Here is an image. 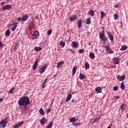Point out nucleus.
Returning a JSON list of instances; mask_svg holds the SVG:
<instances>
[{
    "label": "nucleus",
    "instance_id": "1",
    "mask_svg": "<svg viewBox=\"0 0 128 128\" xmlns=\"http://www.w3.org/2000/svg\"><path fill=\"white\" fill-rule=\"evenodd\" d=\"M30 104V98L28 96H24L19 99L18 100V104L19 106H24V110H26V106H28Z\"/></svg>",
    "mask_w": 128,
    "mask_h": 128
},
{
    "label": "nucleus",
    "instance_id": "2",
    "mask_svg": "<svg viewBox=\"0 0 128 128\" xmlns=\"http://www.w3.org/2000/svg\"><path fill=\"white\" fill-rule=\"evenodd\" d=\"M99 38L102 40V42H106L108 39L106 38V31H104V28H102V32H99Z\"/></svg>",
    "mask_w": 128,
    "mask_h": 128
},
{
    "label": "nucleus",
    "instance_id": "3",
    "mask_svg": "<svg viewBox=\"0 0 128 128\" xmlns=\"http://www.w3.org/2000/svg\"><path fill=\"white\" fill-rule=\"evenodd\" d=\"M48 65L47 64H44V66H40L39 70L38 72L42 74H44V72H46V70L48 68Z\"/></svg>",
    "mask_w": 128,
    "mask_h": 128
},
{
    "label": "nucleus",
    "instance_id": "4",
    "mask_svg": "<svg viewBox=\"0 0 128 128\" xmlns=\"http://www.w3.org/2000/svg\"><path fill=\"white\" fill-rule=\"evenodd\" d=\"M124 78H126V76L123 74L122 76L120 75H117L116 76V79L119 80V82H122L124 80Z\"/></svg>",
    "mask_w": 128,
    "mask_h": 128
},
{
    "label": "nucleus",
    "instance_id": "5",
    "mask_svg": "<svg viewBox=\"0 0 128 128\" xmlns=\"http://www.w3.org/2000/svg\"><path fill=\"white\" fill-rule=\"evenodd\" d=\"M8 121H6L5 120H4V119H2L0 122V124L2 126V128H6V124H8Z\"/></svg>",
    "mask_w": 128,
    "mask_h": 128
},
{
    "label": "nucleus",
    "instance_id": "6",
    "mask_svg": "<svg viewBox=\"0 0 128 128\" xmlns=\"http://www.w3.org/2000/svg\"><path fill=\"white\" fill-rule=\"evenodd\" d=\"M9 26H13L12 28V32H14L16 28L18 27V23H16V22H13L12 24H10Z\"/></svg>",
    "mask_w": 128,
    "mask_h": 128
},
{
    "label": "nucleus",
    "instance_id": "7",
    "mask_svg": "<svg viewBox=\"0 0 128 128\" xmlns=\"http://www.w3.org/2000/svg\"><path fill=\"white\" fill-rule=\"evenodd\" d=\"M113 60V63L114 64H120V58L118 56L115 57L112 59Z\"/></svg>",
    "mask_w": 128,
    "mask_h": 128
},
{
    "label": "nucleus",
    "instance_id": "8",
    "mask_svg": "<svg viewBox=\"0 0 128 128\" xmlns=\"http://www.w3.org/2000/svg\"><path fill=\"white\" fill-rule=\"evenodd\" d=\"M12 6L10 4H6L2 6V8L3 10H10V8H12Z\"/></svg>",
    "mask_w": 128,
    "mask_h": 128
},
{
    "label": "nucleus",
    "instance_id": "9",
    "mask_svg": "<svg viewBox=\"0 0 128 128\" xmlns=\"http://www.w3.org/2000/svg\"><path fill=\"white\" fill-rule=\"evenodd\" d=\"M38 32L36 30L34 31V34H32V38L33 40H36L38 38Z\"/></svg>",
    "mask_w": 128,
    "mask_h": 128
},
{
    "label": "nucleus",
    "instance_id": "10",
    "mask_svg": "<svg viewBox=\"0 0 128 128\" xmlns=\"http://www.w3.org/2000/svg\"><path fill=\"white\" fill-rule=\"evenodd\" d=\"M23 124H24V121H22L21 122L16 124L13 126V128H20V126H22Z\"/></svg>",
    "mask_w": 128,
    "mask_h": 128
},
{
    "label": "nucleus",
    "instance_id": "11",
    "mask_svg": "<svg viewBox=\"0 0 128 128\" xmlns=\"http://www.w3.org/2000/svg\"><path fill=\"white\" fill-rule=\"evenodd\" d=\"M22 20H23V22H26V20H28V14H24L22 16Z\"/></svg>",
    "mask_w": 128,
    "mask_h": 128
},
{
    "label": "nucleus",
    "instance_id": "12",
    "mask_svg": "<svg viewBox=\"0 0 128 128\" xmlns=\"http://www.w3.org/2000/svg\"><path fill=\"white\" fill-rule=\"evenodd\" d=\"M107 34L111 42H114V36L112 34V33L110 32H108Z\"/></svg>",
    "mask_w": 128,
    "mask_h": 128
},
{
    "label": "nucleus",
    "instance_id": "13",
    "mask_svg": "<svg viewBox=\"0 0 128 128\" xmlns=\"http://www.w3.org/2000/svg\"><path fill=\"white\" fill-rule=\"evenodd\" d=\"M38 59H36V60L32 66V70H36V69L38 68Z\"/></svg>",
    "mask_w": 128,
    "mask_h": 128
},
{
    "label": "nucleus",
    "instance_id": "14",
    "mask_svg": "<svg viewBox=\"0 0 128 128\" xmlns=\"http://www.w3.org/2000/svg\"><path fill=\"white\" fill-rule=\"evenodd\" d=\"M82 20L80 19L77 21V26H78V28H82Z\"/></svg>",
    "mask_w": 128,
    "mask_h": 128
},
{
    "label": "nucleus",
    "instance_id": "15",
    "mask_svg": "<svg viewBox=\"0 0 128 128\" xmlns=\"http://www.w3.org/2000/svg\"><path fill=\"white\" fill-rule=\"evenodd\" d=\"M88 14H90L92 16H94V11L93 10L90 9L88 12Z\"/></svg>",
    "mask_w": 128,
    "mask_h": 128
},
{
    "label": "nucleus",
    "instance_id": "16",
    "mask_svg": "<svg viewBox=\"0 0 128 128\" xmlns=\"http://www.w3.org/2000/svg\"><path fill=\"white\" fill-rule=\"evenodd\" d=\"M86 78V74H82V73L80 74V75H79L80 80H84V78Z\"/></svg>",
    "mask_w": 128,
    "mask_h": 128
},
{
    "label": "nucleus",
    "instance_id": "17",
    "mask_svg": "<svg viewBox=\"0 0 128 128\" xmlns=\"http://www.w3.org/2000/svg\"><path fill=\"white\" fill-rule=\"evenodd\" d=\"M96 92L97 94L100 93L102 92V90L101 87H97L95 89Z\"/></svg>",
    "mask_w": 128,
    "mask_h": 128
},
{
    "label": "nucleus",
    "instance_id": "18",
    "mask_svg": "<svg viewBox=\"0 0 128 128\" xmlns=\"http://www.w3.org/2000/svg\"><path fill=\"white\" fill-rule=\"evenodd\" d=\"M72 98V94H68L66 100V102H69V100H70V99Z\"/></svg>",
    "mask_w": 128,
    "mask_h": 128
},
{
    "label": "nucleus",
    "instance_id": "19",
    "mask_svg": "<svg viewBox=\"0 0 128 128\" xmlns=\"http://www.w3.org/2000/svg\"><path fill=\"white\" fill-rule=\"evenodd\" d=\"M72 48H78V44L76 42V41H74L72 42Z\"/></svg>",
    "mask_w": 128,
    "mask_h": 128
},
{
    "label": "nucleus",
    "instance_id": "20",
    "mask_svg": "<svg viewBox=\"0 0 128 128\" xmlns=\"http://www.w3.org/2000/svg\"><path fill=\"white\" fill-rule=\"evenodd\" d=\"M46 122H48L46 120V119L45 118H42V119L40 121V122L41 124H46Z\"/></svg>",
    "mask_w": 128,
    "mask_h": 128
},
{
    "label": "nucleus",
    "instance_id": "21",
    "mask_svg": "<svg viewBox=\"0 0 128 128\" xmlns=\"http://www.w3.org/2000/svg\"><path fill=\"white\" fill-rule=\"evenodd\" d=\"M78 120L76 118L74 117L70 119V122H78Z\"/></svg>",
    "mask_w": 128,
    "mask_h": 128
},
{
    "label": "nucleus",
    "instance_id": "22",
    "mask_svg": "<svg viewBox=\"0 0 128 128\" xmlns=\"http://www.w3.org/2000/svg\"><path fill=\"white\" fill-rule=\"evenodd\" d=\"M86 24H92V20L90 17L86 19Z\"/></svg>",
    "mask_w": 128,
    "mask_h": 128
},
{
    "label": "nucleus",
    "instance_id": "23",
    "mask_svg": "<svg viewBox=\"0 0 128 128\" xmlns=\"http://www.w3.org/2000/svg\"><path fill=\"white\" fill-rule=\"evenodd\" d=\"M46 82H48V78H46L43 83L42 84V88H46Z\"/></svg>",
    "mask_w": 128,
    "mask_h": 128
},
{
    "label": "nucleus",
    "instance_id": "24",
    "mask_svg": "<svg viewBox=\"0 0 128 128\" xmlns=\"http://www.w3.org/2000/svg\"><path fill=\"white\" fill-rule=\"evenodd\" d=\"M70 22H74V20H76V15H74L73 17H70Z\"/></svg>",
    "mask_w": 128,
    "mask_h": 128
},
{
    "label": "nucleus",
    "instance_id": "25",
    "mask_svg": "<svg viewBox=\"0 0 128 128\" xmlns=\"http://www.w3.org/2000/svg\"><path fill=\"white\" fill-rule=\"evenodd\" d=\"M54 124V122L52 121L50 122L46 128H52V125Z\"/></svg>",
    "mask_w": 128,
    "mask_h": 128
},
{
    "label": "nucleus",
    "instance_id": "26",
    "mask_svg": "<svg viewBox=\"0 0 128 128\" xmlns=\"http://www.w3.org/2000/svg\"><path fill=\"white\" fill-rule=\"evenodd\" d=\"M34 50L36 52H40V50H42V47L39 46H36L34 48Z\"/></svg>",
    "mask_w": 128,
    "mask_h": 128
},
{
    "label": "nucleus",
    "instance_id": "27",
    "mask_svg": "<svg viewBox=\"0 0 128 128\" xmlns=\"http://www.w3.org/2000/svg\"><path fill=\"white\" fill-rule=\"evenodd\" d=\"M34 20H32V21H31L29 24V26L30 28H34Z\"/></svg>",
    "mask_w": 128,
    "mask_h": 128
},
{
    "label": "nucleus",
    "instance_id": "28",
    "mask_svg": "<svg viewBox=\"0 0 128 128\" xmlns=\"http://www.w3.org/2000/svg\"><path fill=\"white\" fill-rule=\"evenodd\" d=\"M76 67L74 66L72 68V76H74V74H76Z\"/></svg>",
    "mask_w": 128,
    "mask_h": 128
},
{
    "label": "nucleus",
    "instance_id": "29",
    "mask_svg": "<svg viewBox=\"0 0 128 128\" xmlns=\"http://www.w3.org/2000/svg\"><path fill=\"white\" fill-rule=\"evenodd\" d=\"M64 64V61L59 62L58 63V65L56 66L57 68H58L60 66H62V64Z\"/></svg>",
    "mask_w": 128,
    "mask_h": 128
},
{
    "label": "nucleus",
    "instance_id": "30",
    "mask_svg": "<svg viewBox=\"0 0 128 128\" xmlns=\"http://www.w3.org/2000/svg\"><path fill=\"white\" fill-rule=\"evenodd\" d=\"M104 48L106 50V52H110V50H112V48L106 45L104 46Z\"/></svg>",
    "mask_w": 128,
    "mask_h": 128
},
{
    "label": "nucleus",
    "instance_id": "31",
    "mask_svg": "<svg viewBox=\"0 0 128 128\" xmlns=\"http://www.w3.org/2000/svg\"><path fill=\"white\" fill-rule=\"evenodd\" d=\"M89 56L90 57V58H92V60H94L95 56L94 52H90L89 54Z\"/></svg>",
    "mask_w": 128,
    "mask_h": 128
},
{
    "label": "nucleus",
    "instance_id": "32",
    "mask_svg": "<svg viewBox=\"0 0 128 128\" xmlns=\"http://www.w3.org/2000/svg\"><path fill=\"white\" fill-rule=\"evenodd\" d=\"M60 44L62 48H64V46H66V42L61 40L60 42Z\"/></svg>",
    "mask_w": 128,
    "mask_h": 128
},
{
    "label": "nucleus",
    "instance_id": "33",
    "mask_svg": "<svg viewBox=\"0 0 128 128\" xmlns=\"http://www.w3.org/2000/svg\"><path fill=\"white\" fill-rule=\"evenodd\" d=\"M16 86L12 87V88L10 89L8 94H14V90H16Z\"/></svg>",
    "mask_w": 128,
    "mask_h": 128
},
{
    "label": "nucleus",
    "instance_id": "34",
    "mask_svg": "<svg viewBox=\"0 0 128 128\" xmlns=\"http://www.w3.org/2000/svg\"><path fill=\"white\" fill-rule=\"evenodd\" d=\"M124 84V82H122V83L120 84V88L123 90H126V88H126V85Z\"/></svg>",
    "mask_w": 128,
    "mask_h": 128
},
{
    "label": "nucleus",
    "instance_id": "35",
    "mask_svg": "<svg viewBox=\"0 0 128 128\" xmlns=\"http://www.w3.org/2000/svg\"><path fill=\"white\" fill-rule=\"evenodd\" d=\"M128 48V46L126 45H123L122 46V48H120V50L122 51H124V50H126Z\"/></svg>",
    "mask_w": 128,
    "mask_h": 128
},
{
    "label": "nucleus",
    "instance_id": "36",
    "mask_svg": "<svg viewBox=\"0 0 128 128\" xmlns=\"http://www.w3.org/2000/svg\"><path fill=\"white\" fill-rule=\"evenodd\" d=\"M10 30L8 29L6 30L5 32V36H10Z\"/></svg>",
    "mask_w": 128,
    "mask_h": 128
},
{
    "label": "nucleus",
    "instance_id": "37",
    "mask_svg": "<svg viewBox=\"0 0 128 128\" xmlns=\"http://www.w3.org/2000/svg\"><path fill=\"white\" fill-rule=\"evenodd\" d=\"M39 112L42 114V116H44V112L42 110V108H40L39 110Z\"/></svg>",
    "mask_w": 128,
    "mask_h": 128
},
{
    "label": "nucleus",
    "instance_id": "38",
    "mask_svg": "<svg viewBox=\"0 0 128 128\" xmlns=\"http://www.w3.org/2000/svg\"><path fill=\"white\" fill-rule=\"evenodd\" d=\"M90 68V64L88 62H85V70H88Z\"/></svg>",
    "mask_w": 128,
    "mask_h": 128
},
{
    "label": "nucleus",
    "instance_id": "39",
    "mask_svg": "<svg viewBox=\"0 0 128 128\" xmlns=\"http://www.w3.org/2000/svg\"><path fill=\"white\" fill-rule=\"evenodd\" d=\"M100 15H101L100 18H104V16H106V13L104 12V11H101Z\"/></svg>",
    "mask_w": 128,
    "mask_h": 128
},
{
    "label": "nucleus",
    "instance_id": "40",
    "mask_svg": "<svg viewBox=\"0 0 128 128\" xmlns=\"http://www.w3.org/2000/svg\"><path fill=\"white\" fill-rule=\"evenodd\" d=\"M114 20H116L118 18V15L117 14H114Z\"/></svg>",
    "mask_w": 128,
    "mask_h": 128
},
{
    "label": "nucleus",
    "instance_id": "41",
    "mask_svg": "<svg viewBox=\"0 0 128 128\" xmlns=\"http://www.w3.org/2000/svg\"><path fill=\"white\" fill-rule=\"evenodd\" d=\"M120 108L122 110L124 111V103H122L120 106Z\"/></svg>",
    "mask_w": 128,
    "mask_h": 128
},
{
    "label": "nucleus",
    "instance_id": "42",
    "mask_svg": "<svg viewBox=\"0 0 128 128\" xmlns=\"http://www.w3.org/2000/svg\"><path fill=\"white\" fill-rule=\"evenodd\" d=\"M85 52L84 49H79L78 50L79 54H82V52Z\"/></svg>",
    "mask_w": 128,
    "mask_h": 128
},
{
    "label": "nucleus",
    "instance_id": "43",
    "mask_svg": "<svg viewBox=\"0 0 128 128\" xmlns=\"http://www.w3.org/2000/svg\"><path fill=\"white\" fill-rule=\"evenodd\" d=\"M73 126H80V123H76V122H73L72 123Z\"/></svg>",
    "mask_w": 128,
    "mask_h": 128
},
{
    "label": "nucleus",
    "instance_id": "44",
    "mask_svg": "<svg viewBox=\"0 0 128 128\" xmlns=\"http://www.w3.org/2000/svg\"><path fill=\"white\" fill-rule=\"evenodd\" d=\"M118 90V86H114L113 90H114V92H116V90Z\"/></svg>",
    "mask_w": 128,
    "mask_h": 128
},
{
    "label": "nucleus",
    "instance_id": "45",
    "mask_svg": "<svg viewBox=\"0 0 128 128\" xmlns=\"http://www.w3.org/2000/svg\"><path fill=\"white\" fill-rule=\"evenodd\" d=\"M52 30L51 29L48 32V36H50V34H52Z\"/></svg>",
    "mask_w": 128,
    "mask_h": 128
},
{
    "label": "nucleus",
    "instance_id": "46",
    "mask_svg": "<svg viewBox=\"0 0 128 128\" xmlns=\"http://www.w3.org/2000/svg\"><path fill=\"white\" fill-rule=\"evenodd\" d=\"M99 120H100V118H98V117H96L94 119V121L93 122L94 123L96 122H98Z\"/></svg>",
    "mask_w": 128,
    "mask_h": 128
},
{
    "label": "nucleus",
    "instance_id": "47",
    "mask_svg": "<svg viewBox=\"0 0 128 128\" xmlns=\"http://www.w3.org/2000/svg\"><path fill=\"white\" fill-rule=\"evenodd\" d=\"M3 120H5L6 122H8V120H10V116L6 117Z\"/></svg>",
    "mask_w": 128,
    "mask_h": 128
},
{
    "label": "nucleus",
    "instance_id": "48",
    "mask_svg": "<svg viewBox=\"0 0 128 128\" xmlns=\"http://www.w3.org/2000/svg\"><path fill=\"white\" fill-rule=\"evenodd\" d=\"M6 4V2H2L0 3V6H4V4Z\"/></svg>",
    "mask_w": 128,
    "mask_h": 128
},
{
    "label": "nucleus",
    "instance_id": "49",
    "mask_svg": "<svg viewBox=\"0 0 128 128\" xmlns=\"http://www.w3.org/2000/svg\"><path fill=\"white\" fill-rule=\"evenodd\" d=\"M17 20L18 22H22V17H18Z\"/></svg>",
    "mask_w": 128,
    "mask_h": 128
},
{
    "label": "nucleus",
    "instance_id": "50",
    "mask_svg": "<svg viewBox=\"0 0 128 128\" xmlns=\"http://www.w3.org/2000/svg\"><path fill=\"white\" fill-rule=\"evenodd\" d=\"M118 6H120V4H116L114 6V8H118Z\"/></svg>",
    "mask_w": 128,
    "mask_h": 128
},
{
    "label": "nucleus",
    "instance_id": "51",
    "mask_svg": "<svg viewBox=\"0 0 128 128\" xmlns=\"http://www.w3.org/2000/svg\"><path fill=\"white\" fill-rule=\"evenodd\" d=\"M108 54H114V50H110V51H108Z\"/></svg>",
    "mask_w": 128,
    "mask_h": 128
},
{
    "label": "nucleus",
    "instance_id": "52",
    "mask_svg": "<svg viewBox=\"0 0 128 128\" xmlns=\"http://www.w3.org/2000/svg\"><path fill=\"white\" fill-rule=\"evenodd\" d=\"M50 110H51V108H49L47 110V114H50Z\"/></svg>",
    "mask_w": 128,
    "mask_h": 128
},
{
    "label": "nucleus",
    "instance_id": "53",
    "mask_svg": "<svg viewBox=\"0 0 128 128\" xmlns=\"http://www.w3.org/2000/svg\"><path fill=\"white\" fill-rule=\"evenodd\" d=\"M116 68V65H112L111 66V68Z\"/></svg>",
    "mask_w": 128,
    "mask_h": 128
},
{
    "label": "nucleus",
    "instance_id": "54",
    "mask_svg": "<svg viewBox=\"0 0 128 128\" xmlns=\"http://www.w3.org/2000/svg\"><path fill=\"white\" fill-rule=\"evenodd\" d=\"M120 98V96H115L114 98H117V99H118V98Z\"/></svg>",
    "mask_w": 128,
    "mask_h": 128
},
{
    "label": "nucleus",
    "instance_id": "55",
    "mask_svg": "<svg viewBox=\"0 0 128 128\" xmlns=\"http://www.w3.org/2000/svg\"><path fill=\"white\" fill-rule=\"evenodd\" d=\"M58 76V74H56L52 78H56Z\"/></svg>",
    "mask_w": 128,
    "mask_h": 128
},
{
    "label": "nucleus",
    "instance_id": "56",
    "mask_svg": "<svg viewBox=\"0 0 128 128\" xmlns=\"http://www.w3.org/2000/svg\"><path fill=\"white\" fill-rule=\"evenodd\" d=\"M2 46H4V44H2V43L0 41V47L2 48Z\"/></svg>",
    "mask_w": 128,
    "mask_h": 128
},
{
    "label": "nucleus",
    "instance_id": "57",
    "mask_svg": "<svg viewBox=\"0 0 128 128\" xmlns=\"http://www.w3.org/2000/svg\"><path fill=\"white\" fill-rule=\"evenodd\" d=\"M4 100V98H0V102H2V100Z\"/></svg>",
    "mask_w": 128,
    "mask_h": 128
},
{
    "label": "nucleus",
    "instance_id": "58",
    "mask_svg": "<svg viewBox=\"0 0 128 128\" xmlns=\"http://www.w3.org/2000/svg\"><path fill=\"white\" fill-rule=\"evenodd\" d=\"M107 128H112V126H108Z\"/></svg>",
    "mask_w": 128,
    "mask_h": 128
},
{
    "label": "nucleus",
    "instance_id": "59",
    "mask_svg": "<svg viewBox=\"0 0 128 128\" xmlns=\"http://www.w3.org/2000/svg\"><path fill=\"white\" fill-rule=\"evenodd\" d=\"M72 102H74V99L72 100Z\"/></svg>",
    "mask_w": 128,
    "mask_h": 128
},
{
    "label": "nucleus",
    "instance_id": "60",
    "mask_svg": "<svg viewBox=\"0 0 128 128\" xmlns=\"http://www.w3.org/2000/svg\"><path fill=\"white\" fill-rule=\"evenodd\" d=\"M36 20H38V16H36Z\"/></svg>",
    "mask_w": 128,
    "mask_h": 128
},
{
    "label": "nucleus",
    "instance_id": "61",
    "mask_svg": "<svg viewBox=\"0 0 128 128\" xmlns=\"http://www.w3.org/2000/svg\"><path fill=\"white\" fill-rule=\"evenodd\" d=\"M128 118V114H126V118Z\"/></svg>",
    "mask_w": 128,
    "mask_h": 128
},
{
    "label": "nucleus",
    "instance_id": "62",
    "mask_svg": "<svg viewBox=\"0 0 128 128\" xmlns=\"http://www.w3.org/2000/svg\"><path fill=\"white\" fill-rule=\"evenodd\" d=\"M52 104H54V102H52Z\"/></svg>",
    "mask_w": 128,
    "mask_h": 128
},
{
    "label": "nucleus",
    "instance_id": "63",
    "mask_svg": "<svg viewBox=\"0 0 128 128\" xmlns=\"http://www.w3.org/2000/svg\"><path fill=\"white\" fill-rule=\"evenodd\" d=\"M72 49L70 50V52H72Z\"/></svg>",
    "mask_w": 128,
    "mask_h": 128
},
{
    "label": "nucleus",
    "instance_id": "64",
    "mask_svg": "<svg viewBox=\"0 0 128 128\" xmlns=\"http://www.w3.org/2000/svg\"><path fill=\"white\" fill-rule=\"evenodd\" d=\"M89 44H90V43H89Z\"/></svg>",
    "mask_w": 128,
    "mask_h": 128
}]
</instances>
